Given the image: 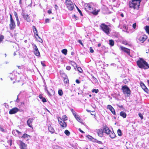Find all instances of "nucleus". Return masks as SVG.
Wrapping results in <instances>:
<instances>
[{
	"label": "nucleus",
	"instance_id": "obj_1",
	"mask_svg": "<svg viewBox=\"0 0 149 149\" xmlns=\"http://www.w3.org/2000/svg\"><path fill=\"white\" fill-rule=\"evenodd\" d=\"M136 63L138 66L141 68L144 69L149 68V65L146 61L144 60L142 58H140L138 60Z\"/></svg>",
	"mask_w": 149,
	"mask_h": 149
},
{
	"label": "nucleus",
	"instance_id": "obj_2",
	"mask_svg": "<svg viewBox=\"0 0 149 149\" xmlns=\"http://www.w3.org/2000/svg\"><path fill=\"white\" fill-rule=\"evenodd\" d=\"M141 0H132L129 3L130 8L138 10L139 8Z\"/></svg>",
	"mask_w": 149,
	"mask_h": 149
},
{
	"label": "nucleus",
	"instance_id": "obj_3",
	"mask_svg": "<svg viewBox=\"0 0 149 149\" xmlns=\"http://www.w3.org/2000/svg\"><path fill=\"white\" fill-rule=\"evenodd\" d=\"M100 29L107 35L110 33L111 31V29L109 26L104 23H102L100 25Z\"/></svg>",
	"mask_w": 149,
	"mask_h": 149
},
{
	"label": "nucleus",
	"instance_id": "obj_4",
	"mask_svg": "<svg viewBox=\"0 0 149 149\" xmlns=\"http://www.w3.org/2000/svg\"><path fill=\"white\" fill-rule=\"evenodd\" d=\"M121 89L123 94L127 97H129L131 93L130 90L127 85H124L123 86Z\"/></svg>",
	"mask_w": 149,
	"mask_h": 149
},
{
	"label": "nucleus",
	"instance_id": "obj_5",
	"mask_svg": "<svg viewBox=\"0 0 149 149\" xmlns=\"http://www.w3.org/2000/svg\"><path fill=\"white\" fill-rule=\"evenodd\" d=\"M9 14L10 17V24L9 25L10 29V30H13L15 29L16 27L15 23L13 19L11 14L9 13Z\"/></svg>",
	"mask_w": 149,
	"mask_h": 149
},
{
	"label": "nucleus",
	"instance_id": "obj_6",
	"mask_svg": "<svg viewBox=\"0 0 149 149\" xmlns=\"http://www.w3.org/2000/svg\"><path fill=\"white\" fill-rule=\"evenodd\" d=\"M94 7V4L92 3H86L85 6V9L87 11L90 12L93 10Z\"/></svg>",
	"mask_w": 149,
	"mask_h": 149
},
{
	"label": "nucleus",
	"instance_id": "obj_7",
	"mask_svg": "<svg viewBox=\"0 0 149 149\" xmlns=\"http://www.w3.org/2000/svg\"><path fill=\"white\" fill-rule=\"evenodd\" d=\"M65 3L67 7L69 10L72 11L74 8V4L71 0H66Z\"/></svg>",
	"mask_w": 149,
	"mask_h": 149
},
{
	"label": "nucleus",
	"instance_id": "obj_8",
	"mask_svg": "<svg viewBox=\"0 0 149 149\" xmlns=\"http://www.w3.org/2000/svg\"><path fill=\"white\" fill-rule=\"evenodd\" d=\"M35 119V118L33 117L32 118H30L27 121V123L29 127L31 128H32L33 126L32 125V123Z\"/></svg>",
	"mask_w": 149,
	"mask_h": 149
},
{
	"label": "nucleus",
	"instance_id": "obj_9",
	"mask_svg": "<svg viewBox=\"0 0 149 149\" xmlns=\"http://www.w3.org/2000/svg\"><path fill=\"white\" fill-rule=\"evenodd\" d=\"M19 109L17 107H14L10 110L9 111V113L10 114H15L18 112Z\"/></svg>",
	"mask_w": 149,
	"mask_h": 149
},
{
	"label": "nucleus",
	"instance_id": "obj_10",
	"mask_svg": "<svg viewBox=\"0 0 149 149\" xmlns=\"http://www.w3.org/2000/svg\"><path fill=\"white\" fill-rule=\"evenodd\" d=\"M21 15L23 16L24 19L27 22H30L31 21L30 17L28 14H25L24 13H22L21 14Z\"/></svg>",
	"mask_w": 149,
	"mask_h": 149
},
{
	"label": "nucleus",
	"instance_id": "obj_11",
	"mask_svg": "<svg viewBox=\"0 0 149 149\" xmlns=\"http://www.w3.org/2000/svg\"><path fill=\"white\" fill-rule=\"evenodd\" d=\"M17 73L15 72H12V73H10L9 75V77L10 78L11 80L12 81L15 80L16 79V77L15 75V74Z\"/></svg>",
	"mask_w": 149,
	"mask_h": 149
},
{
	"label": "nucleus",
	"instance_id": "obj_12",
	"mask_svg": "<svg viewBox=\"0 0 149 149\" xmlns=\"http://www.w3.org/2000/svg\"><path fill=\"white\" fill-rule=\"evenodd\" d=\"M147 37L146 35H144L140 37L139 38V40L141 42L143 43L146 40Z\"/></svg>",
	"mask_w": 149,
	"mask_h": 149
},
{
	"label": "nucleus",
	"instance_id": "obj_13",
	"mask_svg": "<svg viewBox=\"0 0 149 149\" xmlns=\"http://www.w3.org/2000/svg\"><path fill=\"white\" fill-rule=\"evenodd\" d=\"M104 132L106 133L108 135H109L110 134L111 132V130L109 129V128L107 126H104L103 129Z\"/></svg>",
	"mask_w": 149,
	"mask_h": 149
},
{
	"label": "nucleus",
	"instance_id": "obj_14",
	"mask_svg": "<svg viewBox=\"0 0 149 149\" xmlns=\"http://www.w3.org/2000/svg\"><path fill=\"white\" fill-rule=\"evenodd\" d=\"M107 109H109L112 113V114L114 115H116V112L115 110L113 107L110 105H108L107 107Z\"/></svg>",
	"mask_w": 149,
	"mask_h": 149
},
{
	"label": "nucleus",
	"instance_id": "obj_15",
	"mask_svg": "<svg viewBox=\"0 0 149 149\" xmlns=\"http://www.w3.org/2000/svg\"><path fill=\"white\" fill-rule=\"evenodd\" d=\"M19 147L20 149H27V145L22 141L20 142Z\"/></svg>",
	"mask_w": 149,
	"mask_h": 149
},
{
	"label": "nucleus",
	"instance_id": "obj_16",
	"mask_svg": "<svg viewBox=\"0 0 149 149\" xmlns=\"http://www.w3.org/2000/svg\"><path fill=\"white\" fill-rule=\"evenodd\" d=\"M60 119L61 120H60L59 119H58V120L59 122V123L60 125L62 127H65L67 126V124L65 122L64 120H63L61 119L60 118Z\"/></svg>",
	"mask_w": 149,
	"mask_h": 149
},
{
	"label": "nucleus",
	"instance_id": "obj_17",
	"mask_svg": "<svg viewBox=\"0 0 149 149\" xmlns=\"http://www.w3.org/2000/svg\"><path fill=\"white\" fill-rule=\"evenodd\" d=\"M98 135L100 137H102L103 136L104 131L103 129H100L97 130L96 132Z\"/></svg>",
	"mask_w": 149,
	"mask_h": 149
},
{
	"label": "nucleus",
	"instance_id": "obj_18",
	"mask_svg": "<svg viewBox=\"0 0 149 149\" xmlns=\"http://www.w3.org/2000/svg\"><path fill=\"white\" fill-rule=\"evenodd\" d=\"M120 48L123 51L125 52L128 55H130V49H129L124 47L123 46H121L120 47Z\"/></svg>",
	"mask_w": 149,
	"mask_h": 149
},
{
	"label": "nucleus",
	"instance_id": "obj_19",
	"mask_svg": "<svg viewBox=\"0 0 149 149\" xmlns=\"http://www.w3.org/2000/svg\"><path fill=\"white\" fill-rule=\"evenodd\" d=\"M100 10H96L95 8H93V10H92L91 12L94 15H97L98 14V12L100 11Z\"/></svg>",
	"mask_w": 149,
	"mask_h": 149
},
{
	"label": "nucleus",
	"instance_id": "obj_20",
	"mask_svg": "<svg viewBox=\"0 0 149 149\" xmlns=\"http://www.w3.org/2000/svg\"><path fill=\"white\" fill-rule=\"evenodd\" d=\"M48 129L49 132H51L52 134L54 133L55 132L54 130L53 127L51 126V125H49L48 126Z\"/></svg>",
	"mask_w": 149,
	"mask_h": 149
},
{
	"label": "nucleus",
	"instance_id": "obj_21",
	"mask_svg": "<svg viewBox=\"0 0 149 149\" xmlns=\"http://www.w3.org/2000/svg\"><path fill=\"white\" fill-rule=\"evenodd\" d=\"M120 116L123 117V118H126L127 116V114L126 113L123 111L120 112Z\"/></svg>",
	"mask_w": 149,
	"mask_h": 149
},
{
	"label": "nucleus",
	"instance_id": "obj_22",
	"mask_svg": "<svg viewBox=\"0 0 149 149\" xmlns=\"http://www.w3.org/2000/svg\"><path fill=\"white\" fill-rule=\"evenodd\" d=\"M64 83L66 84H69V80L68 79V77L66 75L65 77L64 78Z\"/></svg>",
	"mask_w": 149,
	"mask_h": 149
},
{
	"label": "nucleus",
	"instance_id": "obj_23",
	"mask_svg": "<svg viewBox=\"0 0 149 149\" xmlns=\"http://www.w3.org/2000/svg\"><path fill=\"white\" fill-rule=\"evenodd\" d=\"M110 134H109V136L112 139L114 138L116 136V134L113 132H111Z\"/></svg>",
	"mask_w": 149,
	"mask_h": 149
},
{
	"label": "nucleus",
	"instance_id": "obj_24",
	"mask_svg": "<svg viewBox=\"0 0 149 149\" xmlns=\"http://www.w3.org/2000/svg\"><path fill=\"white\" fill-rule=\"evenodd\" d=\"M29 137H31V136L26 134H24L21 138L24 139H28ZM27 140H28V139H27Z\"/></svg>",
	"mask_w": 149,
	"mask_h": 149
},
{
	"label": "nucleus",
	"instance_id": "obj_25",
	"mask_svg": "<svg viewBox=\"0 0 149 149\" xmlns=\"http://www.w3.org/2000/svg\"><path fill=\"white\" fill-rule=\"evenodd\" d=\"M75 118L77 120L78 122H81V119L79 117L78 115H77V114H76V116H74Z\"/></svg>",
	"mask_w": 149,
	"mask_h": 149
},
{
	"label": "nucleus",
	"instance_id": "obj_26",
	"mask_svg": "<svg viewBox=\"0 0 149 149\" xmlns=\"http://www.w3.org/2000/svg\"><path fill=\"white\" fill-rule=\"evenodd\" d=\"M91 79H93V82H94L95 83H96L98 81L97 79L92 75H91Z\"/></svg>",
	"mask_w": 149,
	"mask_h": 149
},
{
	"label": "nucleus",
	"instance_id": "obj_27",
	"mask_svg": "<svg viewBox=\"0 0 149 149\" xmlns=\"http://www.w3.org/2000/svg\"><path fill=\"white\" fill-rule=\"evenodd\" d=\"M123 31L125 32H127V30L128 29L127 26L125 25H124L123 26Z\"/></svg>",
	"mask_w": 149,
	"mask_h": 149
},
{
	"label": "nucleus",
	"instance_id": "obj_28",
	"mask_svg": "<svg viewBox=\"0 0 149 149\" xmlns=\"http://www.w3.org/2000/svg\"><path fill=\"white\" fill-rule=\"evenodd\" d=\"M34 54L37 56H39L40 55V53L38 50L36 51H33Z\"/></svg>",
	"mask_w": 149,
	"mask_h": 149
},
{
	"label": "nucleus",
	"instance_id": "obj_29",
	"mask_svg": "<svg viewBox=\"0 0 149 149\" xmlns=\"http://www.w3.org/2000/svg\"><path fill=\"white\" fill-rule=\"evenodd\" d=\"M109 45L111 46H113L114 45V41L112 40H109Z\"/></svg>",
	"mask_w": 149,
	"mask_h": 149
},
{
	"label": "nucleus",
	"instance_id": "obj_30",
	"mask_svg": "<svg viewBox=\"0 0 149 149\" xmlns=\"http://www.w3.org/2000/svg\"><path fill=\"white\" fill-rule=\"evenodd\" d=\"M140 85L143 90L146 87L144 83L142 82H140Z\"/></svg>",
	"mask_w": 149,
	"mask_h": 149
},
{
	"label": "nucleus",
	"instance_id": "obj_31",
	"mask_svg": "<svg viewBox=\"0 0 149 149\" xmlns=\"http://www.w3.org/2000/svg\"><path fill=\"white\" fill-rule=\"evenodd\" d=\"M145 29L149 35V26H146Z\"/></svg>",
	"mask_w": 149,
	"mask_h": 149
},
{
	"label": "nucleus",
	"instance_id": "obj_32",
	"mask_svg": "<svg viewBox=\"0 0 149 149\" xmlns=\"http://www.w3.org/2000/svg\"><path fill=\"white\" fill-rule=\"evenodd\" d=\"M67 50L66 49H63L61 51V52L65 55H66L67 53Z\"/></svg>",
	"mask_w": 149,
	"mask_h": 149
},
{
	"label": "nucleus",
	"instance_id": "obj_33",
	"mask_svg": "<svg viewBox=\"0 0 149 149\" xmlns=\"http://www.w3.org/2000/svg\"><path fill=\"white\" fill-rule=\"evenodd\" d=\"M58 93L59 96H62L63 94L62 90L61 89L59 90L58 91Z\"/></svg>",
	"mask_w": 149,
	"mask_h": 149
},
{
	"label": "nucleus",
	"instance_id": "obj_34",
	"mask_svg": "<svg viewBox=\"0 0 149 149\" xmlns=\"http://www.w3.org/2000/svg\"><path fill=\"white\" fill-rule=\"evenodd\" d=\"M32 45L33 46V48L34 49V51H36L38 50V48L36 44H32Z\"/></svg>",
	"mask_w": 149,
	"mask_h": 149
},
{
	"label": "nucleus",
	"instance_id": "obj_35",
	"mask_svg": "<svg viewBox=\"0 0 149 149\" xmlns=\"http://www.w3.org/2000/svg\"><path fill=\"white\" fill-rule=\"evenodd\" d=\"M53 149H63L61 147L57 146H53Z\"/></svg>",
	"mask_w": 149,
	"mask_h": 149
},
{
	"label": "nucleus",
	"instance_id": "obj_36",
	"mask_svg": "<svg viewBox=\"0 0 149 149\" xmlns=\"http://www.w3.org/2000/svg\"><path fill=\"white\" fill-rule=\"evenodd\" d=\"M64 133L68 136H69L70 134V132L68 130H65V131Z\"/></svg>",
	"mask_w": 149,
	"mask_h": 149
},
{
	"label": "nucleus",
	"instance_id": "obj_37",
	"mask_svg": "<svg viewBox=\"0 0 149 149\" xmlns=\"http://www.w3.org/2000/svg\"><path fill=\"white\" fill-rule=\"evenodd\" d=\"M117 133L118 134V135L119 136H121L122 135V132L121 130L119 129L117 130Z\"/></svg>",
	"mask_w": 149,
	"mask_h": 149
},
{
	"label": "nucleus",
	"instance_id": "obj_38",
	"mask_svg": "<svg viewBox=\"0 0 149 149\" xmlns=\"http://www.w3.org/2000/svg\"><path fill=\"white\" fill-rule=\"evenodd\" d=\"M99 91L98 89H93L92 91V92L93 93H97L99 92Z\"/></svg>",
	"mask_w": 149,
	"mask_h": 149
},
{
	"label": "nucleus",
	"instance_id": "obj_39",
	"mask_svg": "<svg viewBox=\"0 0 149 149\" xmlns=\"http://www.w3.org/2000/svg\"><path fill=\"white\" fill-rule=\"evenodd\" d=\"M75 6L77 9V10L80 13V15L81 16H82L83 15L81 11L78 8L77 6L75 5Z\"/></svg>",
	"mask_w": 149,
	"mask_h": 149
},
{
	"label": "nucleus",
	"instance_id": "obj_40",
	"mask_svg": "<svg viewBox=\"0 0 149 149\" xmlns=\"http://www.w3.org/2000/svg\"><path fill=\"white\" fill-rule=\"evenodd\" d=\"M71 111L74 116H76V114H77L72 109H71Z\"/></svg>",
	"mask_w": 149,
	"mask_h": 149
},
{
	"label": "nucleus",
	"instance_id": "obj_41",
	"mask_svg": "<svg viewBox=\"0 0 149 149\" xmlns=\"http://www.w3.org/2000/svg\"><path fill=\"white\" fill-rule=\"evenodd\" d=\"M0 130L3 132H5V130L0 125Z\"/></svg>",
	"mask_w": 149,
	"mask_h": 149
},
{
	"label": "nucleus",
	"instance_id": "obj_42",
	"mask_svg": "<svg viewBox=\"0 0 149 149\" xmlns=\"http://www.w3.org/2000/svg\"><path fill=\"white\" fill-rule=\"evenodd\" d=\"M7 143H8L10 146H11L12 145V141L11 139H9L7 141Z\"/></svg>",
	"mask_w": 149,
	"mask_h": 149
},
{
	"label": "nucleus",
	"instance_id": "obj_43",
	"mask_svg": "<svg viewBox=\"0 0 149 149\" xmlns=\"http://www.w3.org/2000/svg\"><path fill=\"white\" fill-rule=\"evenodd\" d=\"M146 92L147 94H149V90L146 87L145 89L143 90Z\"/></svg>",
	"mask_w": 149,
	"mask_h": 149
},
{
	"label": "nucleus",
	"instance_id": "obj_44",
	"mask_svg": "<svg viewBox=\"0 0 149 149\" xmlns=\"http://www.w3.org/2000/svg\"><path fill=\"white\" fill-rule=\"evenodd\" d=\"M86 137L88 138L89 139H90L91 140L93 139V138L90 135H87L86 136Z\"/></svg>",
	"mask_w": 149,
	"mask_h": 149
},
{
	"label": "nucleus",
	"instance_id": "obj_45",
	"mask_svg": "<svg viewBox=\"0 0 149 149\" xmlns=\"http://www.w3.org/2000/svg\"><path fill=\"white\" fill-rule=\"evenodd\" d=\"M32 28H33V29L34 33L36 31H38L37 30V29H36V27L35 26H33Z\"/></svg>",
	"mask_w": 149,
	"mask_h": 149
},
{
	"label": "nucleus",
	"instance_id": "obj_46",
	"mask_svg": "<svg viewBox=\"0 0 149 149\" xmlns=\"http://www.w3.org/2000/svg\"><path fill=\"white\" fill-rule=\"evenodd\" d=\"M72 63L71 64L74 67H75L77 66V64L75 63L74 61H70Z\"/></svg>",
	"mask_w": 149,
	"mask_h": 149
},
{
	"label": "nucleus",
	"instance_id": "obj_47",
	"mask_svg": "<svg viewBox=\"0 0 149 149\" xmlns=\"http://www.w3.org/2000/svg\"><path fill=\"white\" fill-rule=\"evenodd\" d=\"M139 116L141 118V120L143 119V116L142 115L141 113H139Z\"/></svg>",
	"mask_w": 149,
	"mask_h": 149
},
{
	"label": "nucleus",
	"instance_id": "obj_48",
	"mask_svg": "<svg viewBox=\"0 0 149 149\" xmlns=\"http://www.w3.org/2000/svg\"><path fill=\"white\" fill-rule=\"evenodd\" d=\"M45 61H41V63L42 65L44 67L46 66V65L45 64Z\"/></svg>",
	"mask_w": 149,
	"mask_h": 149
},
{
	"label": "nucleus",
	"instance_id": "obj_49",
	"mask_svg": "<svg viewBox=\"0 0 149 149\" xmlns=\"http://www.w3.org/2000/svg\"><path fill=\"white\" fill-rule=\"evenodd\" d=\"M66 69L68 70H70L71 69V67L70 66H67L66 67Z\"/></svg>",
	"mask_w": 149,
	"mask_h": 149
},
{
	"label": "nucleus",
	"instance_id": "obj_50",
	"mask_svg": "<svg viewBox=\"0 0 149 149\" xmlns=\"http://www.w3.org/2000/svg\"><path fill=\"white\" fill-rule=\"evenodd\" d=\"M12 133L13 134V135H17V134H16L17 133L15 131V130H13L12 131Z\"/></svg>",
	"mask_w": 149,
	"mask_h": 149
},
{
	"label": "nucleus",
	"instance_id": "obj_51",
	"mask_svg": "<svg viewBox=\"0 0 149 149\" xmlns=\"http://www.w3.org/2000/svg\"><path fill=\"white\" fill-rule=\"evenodd\" d=\"M42 101L43 102H47L46 99L45 97H43L42 99Z\"/></svg>",
	"mask_w": 149,
	"mask_h": 149
},
{
	"label": "nucleus",
	"instance_id": "obj_52",
	"mask_svg": "<svg viewBox=\"0 0 149 149\" xmlns=\"http://www.w3.org/2000/svg\"><path fill=\"white\" fill-rule=\"evenodd\" d=\"M14 13L15 18L17 17H18L17 13L16 11H14Z\"/></svg>",
	"mask_w": 149,
	"mask_h": 149
},
{
	"label": "nucleus",
	"instance_id": "obj_53",
	"mask_svg": "<svg viewBox=\"0 0 149 149\" xmlns=\"http://www.w3.org/2000/svg\"><path fill=\"white\" fill-rule=\"evenodd\" d=\"M77 69L78 71L80 72H81V71H82V69L80 67H79L77 68Z\"/></svg>",
	"mask_w": 149,
	"mask_h": 149
},
{
	"label": "nucleus",
	"instance_id": "obj_54",
	"mask_svg": "<svg viewBox=\"0 0 149 149\" xmlns=\"http://www.w3.org/2000/svg\"><path fill=\"white\" fill-rule=\"evenodd\" d=\"M67 117L66 116H63L62 117V118L63 119V120H64H64H65L67 119Z\"/></svg>",
	"mask_w": 149,
	"mask_h": 149
},
{
	"label": "nucleus",
	"instance_id": "obj_55",
	"mask_svg": "<svg viewBox=\"0 0 149 149\" xmlns=\"http://www.w3.org/2000/svg\"><path fill=\"white\" fill-rule=\"evenodd\" d=\"M90 52L91 53H93L94 52V50L93 49L92 47H90Z\"/></svg>",
	"mask_w": 149,
	"mask_h": 149
},
{
	"label": "nucleus",
	"instance_id": "obj_56",
	"mask_svg": "<svg viewBox=\"0 0 149 149\" xmlns=\"http://www.w3.org/2000/svg\"><path fill=\"white\" fill-rule=\"evenodd\" d=\"M96 143H98L100 144H103V143H102V141H98L97 140V141H96Z\"/></svg>",
	"mask_w": 149,
	"mask_h": 149
},
{
	"label": "nucleus",
	"instance_id": "obj_57",
	"mask_svg": "<svg viewBox=\"0 0 149 149\" xmlns=\"http://www.w3.org/2000/svg\"><path fill=\"white\" fill-rule=\"evenodd\" d=\"M136 27V23L133 24L132 25V27L134 29H135Z\"/></svg>",
	"mask_w": 149,
	"mask_h": 149
},
{
	"label": "nucleus",
	"instance_id": "obj_58",
	"mask_svg": "<svg viewBox=\"0 0 149 149\" xmlns=\"http://www.w3.org/2000/svg\"><path fill=\"white\" fill-rule=\"evenodd\" d=\"M15 131L17 134H18L19 135H21L22 134V132H19L17 130H16Z\"/></svg>",
	"mask_w": 149,
	"mask_h": 149
},
{
	"label": "nucleus",
	"instance_id": "obj_59",
	"mask_svg": "<svg viewBox=\"0 0 149 149\" xmlns=\"http://www.w3.org/2000/svg\"><path fill=\"white\" fill-rule=\"evenodd\" d=\"M34 34L35 35L38 36L39 38H40V37L39 36L38 34V31H36L34 33Z\"/></svg>",
	"mask_w": 149,
	"mask_h": 149
},
{
	"label": "nucleus",
	"instance_id": "obj_60",
	"mask_svg": "<svg viewBox=\"0 0 149 149\" xmlns=\"http://www.w3.org/2000/svg\"><path fill=\"white\" fill-rule=\"evenodd\" d=\"M45 23H49V19L48 18H47L45 20Z\"/></svg>",
	"mask_w": 149,
	"mask_h": 149
},
{
	"label": "nucleus",
	"instance_id": "obj_61",
	"mask_svg": "<svg viewBox=\"0 0 149 149\" xmlns=\"http://www.w3.org/2000/svg\"><path fill=\"white\" fill-rule=\"evenodd\" d=\"M39 97L41 99H42L43 97H42V95L40 94L39 95Z\"/></svg>",
	"mask_w": 149,
	"mask_h": 149
},
{
	"label": "nucleus",
	"instance_id": "obj_62",
	"mask_svg": "<svg viewBox=\"0 0 149 149\" xmlns=\"http://www.w3.org/2000/svg\"><path fill=\"white\" fill-rule=\"evenodd\" d=\"M78 42L79 43L81 44V45H83V43L82 42L81 40H78Z\"/></svg>",
	"mask_w": 149,
	"mask_h": 149
},
{
	"label": "nucleus",
	"instance_id": "obj_63",
	"mask_svg": "<svg viewBox=\"0 0 149 149\" xmlns=\"http://www.w3.org/2000/svg\"><path fill=\"white\" fill-rule=\"evenodd\" d=\"M54 8L56 10H57L58 8V7L57 5L55 4L54 6Z\"/></svg>",
	"mask_w": 149,
	"mask_h": 149
},
{
	"label": "nucleus",
	"instance_id": "obj_64",
	"mask_svg": "<svg viewBox=\"0 0 149 149\" xmlns=\"http://www.w3.org/2000/svg\"><path fill=\"white\" fill-rule=\"evenodd\" d=\"M123 44L126 45H127L128 44L127 43L126 41H123Z\"/></svg>",
	"mask_w": 149,
	"mask_h": 149
}]
</instances>
